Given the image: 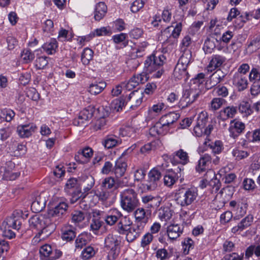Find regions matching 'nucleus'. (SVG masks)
<instances>
[{
  "instance_id": "obj_1",
  "label": "nucleus",
  "mask_w": 260,
  "mask_h": 260,
  "mask_svg": "<svg viewBox=\"0 0 260 260\" xmlns=\"http://www.w3.org/2000/svg\"><path fill=\"white\" fill-rule=\"evenodd\" d=\"M68 208V204L62 202L53 209H50L47 216L35 215L31 216L28 222L31 229L38 231L36 237L44 239L50 235L55 230L54 224L52 223L50 216L59 217L66 213Z\"/></svg>"
},
{
  "instance_id": "obj_2",
  "label": "nucleus",
  "mask_w": 260,
  "mask_h": 260,
  "mask_svg": "<svg viewBox=\"0 0 260 260\" xmlns=\"http://www.w3.org/2000/svg\"><path fill=\"white\" fill-rule=\"evenodd\" d=\"M120 197L121 208L128 213L133 212L139 205L138 193L132 188L123 190Z\"/></svg>"
},
{
  "instance_id": "obj_3",
  "label": "nucleus",
  "mask_w": 260,
  "mask_h": 260,
  "mask_svg": "<svg viewBox=\"0 0 260 260\" xmlns=\"http://www.w3.org/2000/svg\"><path fill=\"white\" fill-rule=\"evenodd\" d=\"M198 191L195 188H182L175 194V201L182 208L188 207L196 201Z\"/></svg>"
},
{
  "instance_id": "obj_4",
  "label": "nucleus",
  "mask_w": 260,
  "mask_h": 260,
  "mask_svg": "<svg viewBox=\"0 0 260 260\" xmlns=\"http://www.w3.org/2000/svg\"><path fill=\"white\" fill-rule=\"evenodd\" d=\"M201 92V89L197 84H190L189 88L186 89L179 102V106L185 108L193 103Z\"/></svg>"
},
{
  "instance_id": "obj_5",
  "label": "nucleus",
  "mask_w": 260,
  "mask_h": 260,
  "mask_svg": "<svg viewBox=\"0 0 260 260\" xmlns=\"http://www.w3.org/2000/svg\"><path fill=\"white\" fill-rule=\"evenodd\" d=\"M208 119V118L206 113L201 112L199 114L196 124L193 128V132L196 136H207V137L209 136L213 129V126L209 124L206 127Z\"/></svg>"
},
{
  "instance_id": "obj_6",
  "label": "nucleus",
  "mask_w": 260,
  "mask_h": 260,
  "mask_svg": "<svg viewBox=\"0 0 260 260\" xmlns=\"http://www.w3.org/2000/svg\"><path fill=\"white\" fill-rule=\"evenodd\" d=\"M120 242V237L112 234H108L105 238V247L110 249L109 255H112L113 258H115L119 254V245Z\"/></svg>"
},
{
  "instance_id": "obj_7",
  "label": "nucleus",
  "mask_w": 260,
  "mask_h": 260,
  "mask_svg": "<svg viewBox=\"0 0 260 260\" xmlns=\"http://www.w3.org/2000/svg\"><path fill=\"white\" fill-rule=\"evenodd\" d=\"M165 57L163 55L156 56L152 54L148 56L144 62L145 68L146 71L151 73L159 69L162 66Z\"/></svg>"
},
{
  "instance_id": "obj_8",
  "label": "nucleus",
  "mask_w": 260,
  "mask_h": 260,
  "mask_svg": "<svg viewBox=\"0 0 260 260\" xmlns=\"http://www.w3.org/2000/svg\"><path fill=\"white\" fill-rule=\"evenodd\" d=\"M143 92L142 90H136L132 91L126 99V104H129L131 108L134 109L139 106L142 102Z\"/></svg>"
},
{
  "instance_id": "obj_9",
  "label": "nucleus",
  "mask_w": 260,
  "mask_h": 260,
  "mask_svg": "<svg viewBox=\"0 0 260 260\" xmlns=\"http://www.w3.org/2000/svg\"><path fill=\"white\" fill-rule=\"evenodd\" d=\"M181 168H177L176 172L175 170H169L164 176V184L168 187L172 186L181 177Z\"/></svg>"
},
{
  "instance_id": "obj_10",
  "label": "nucleus",
  "mask_w": 260,
  "mask_h": 260,
  "mask_svg": "<svg viewBox=\"0 0 260 260\" xmlns=\"http://www.w3.org/2000/svg\"><path fill=\"white\" fill-rule=\"evenodd\" d=\"M245 128V124L243 122L236 119L232 120L231 121L229 128L230 136L235 139L243 132Z\"/></svg>"
},
{
  "instance_id": "obj_11",
  "label": "nucleus",
  "mask_w": 260,
  "mask_h": 260,
  "mask_svg": "<svg viewBox=\"0 0 260 260\" xmlns=\"http://www.w3.org/2000/svg\"><path fill=\"white\" fill-rule=\"evenodd\" d=\"M161 177V173L156 169H152L148 173V179L146 184L147 189L154 190L157 187V182Z\"/></svg>"
},
{
  "instance_id": "obj_12",
  "label": "nucleus",
  "mask_w": 260,
  "mask_h": 260,
  "mask_svg": "<svg viewBox=\"0 0 260 260\" xmlns=\"http://www.w3.org/2000/svg\"><path fill=\"white\" fill-rule=\"evenodd\" d=\"M19 218V213L18 211L15 212L11 216L6 219L3 222L2 226H6L7 228H11L13 229L18 230L21 224Z\"/></svg>"
},
{
  "instance_id": "obj_13",
  "label": "nucleus",
  "mask_w": 260,
  "mask_h": 260,
  "mask_svg": "<svg viewBox=\"0 0 260 260\" xmlns=\"http://www.w3.org/2000/svg\"><path fill=\"white\" fill-rule=\"evenodd\" d=\"M142 202L146 208L151 209L158 207L160 204V198L151 195L144 196L142 197Z\"/></svg>"
},
{
  "instance_id": "obj_14",
  "label": "nucleus",
  "mask_w": 260,
  "mask_h": 260,
  "mask_svg": "<svg viewBox=\"0 0 260 260\" xmlns=\"http://www.w3.org/2000/svg\"><path fill=\"white\" fill-rule=\"evenodd\" d=\"M226 74L221 70L218 69L213 73L207 81V85L210 88L216 86L218 83L223 81Z\"/></svg>"
},
{
  "instance_id": "obj_15",
  "label": "nucleus",
  "mask_w": 260,
  "mask_h": 260,
  "mask_svg": "<svg viewBox=\"0 0 260 260\" xmlns=\"http://www.w3.org/2000/svg\"><path fill=\"white\" fill-rule=\"evenodd\" d=\"M93 116V109L91 108L85 109L81 111L77 119H75L74 123L77 125H82L88 121Z\"/></svg>"
},
{
  "instance_id": "obj_16",
  "label": "nucleus",
  "mask_w": 260,
  "mask_h": 260,
  "mask_svg": "<svg viewBox=\"0 0 260 260\" xmlns=\"http://www.w3.org/2000/svg\"><path fill=\"white\" fill-rule=\"evenodd\" d=\"M183 230V228L178 224L169 225L167 230L168 238L172 240H176L182 234Z\"/></svg>"
},
{
  "instance_id": "obj_17",
  "label": "nucleus",
  "mask_w": 260,
  "mask_h": 260,
  "mask_svg": "<svg viewBox=\"0 0 260 260\" xmlns=\"http://www.w3.org/2000/svg\"><path fill=\"white\" fill-rule=\"evenodd\" d=\"M93 155V151L91 148L86 147L75 155V158L80 164H85L88 161Z\"/></svg>"
},
{
  "instance_id": "obj_18",
  "label": "nucleus",
  "mask_w": 260,
  "mask_h": 260,
  "mask_svg": "<svg viewBox=\"0 0 260 260\" xmlns=\"http://www.w3.org/2000/svg\"><path fill=\"white\" fill-rule=\"evenodd\" d=\"M122 217L121 212L116 208L110 209L105 218L106 223L109 225H113Z\"/></svg>"
},
{
  "instance_id": "obj_19",
  "label": "nucleus",
  "mask_w": 260,
  "mask_h": 260,
  "mask_svg": "<svg viewBox=\"0 0 260 260\" xmlns=\"http://www.w3.org/2000/svg\"><path fill=\"white\" fill-rule=\"evenodd\" d=\"M237 112V107L234 106H227L220 111L218 118L223 121L233 118L236 114Z\"/></svg>"
},
{
  "instance_id": "obj_20",
  "label": "nucleus",
  "mask_w": 260,
  "mask_h": 260,
  "mask_svg": "<svg viewBox=\"0 0 260 260\" xmlns=\"http://www.w3.org/2000/svg\"><path fill=\"white\" fill-rule=\"evenodd\" d=\"M178 158L179 162L183 165L186 164L189 161V157L186 152L183 149H180L174 152L171 156L170 159L173 164L178 162Z\"/></svg>"
},
{
  "instance_id": "obj_21",
  "label": "nucleus",
  "mask_w": 260,
  "mask_h": 260,
  "mask_svg": "<svg viewBox=\"0 0 260 260\" xmlns=\"http://www.w3.org/2000/svg\"><path fill=\"white\" fill-rule=\"evenodd\" d=\"M233 83L239 91L244 90L247 86V80L246 77L239 73H236L234 74Z\"/></svg>"
},
{
  "instance_id": "obj_22",
  "label": "nucleus",
  "mask_w": 260,
  "mask_h": 260,
  "mask_svg": "<svg viewBox=\"0 0 260 260\" xmlns=\"http://www.w3.org/2000/svg\"><path fill=\"white\" fill-rule=\"evenodd\" d=\"M36 129V126L33 123L19 125L17 128L18 135L22 138L28 137Z\"/></svg>"
},
{
  "instance_id": "obj_23",
  "label": "nucleus",
  "mask_w": 260,
  "mask_h": 260,
  "mask_svg": "<svg viewBox=\"0 0 260 260\" xmlns=\"http://www.w3.org/2000/svg\"><path fill=\"white\" fill-rule=\"evenodd\" d=\"M225 60V58L223 56L217 54L213 55L212 56L209 65L207 66V71L208 72H212L215 70L216 68L220 67Z\"/></svg>"
},
{
  "instance_id": "obj_24",
  "label": "nucleus",
  "mask_w": 260,
  "mask_h": 260,
  "mask_svg": "<svg viewBox=\"0 0 260 260\" xmlns=\"http://www.w3.org/2000/svg\"><path fill=\"white\" fill-rule=\"evenodd\" d=\"M211 162V156L207 153L204 154L199 160L198 164L196 168L197 171L199 173H201L206 171V170L208 168Z\"/></svg>"
},
{
  "instance_id": "obj_25",
  "label": "nucleus",
  "mask_w": 260,
  "mask_h": 260,
  "mask_svg": "<svg viewBox=\"0 0 260 260\" xmlns=\"http://www.w3.org/2000/svg\"><path fill=\"white\" fill-rule=\"evenodd\" d=\"M173 75L176 79L186 81L189 77V74L187 71V68L176 65L173 72Z\"/></svg>"
},
{
  "instance_id": "obj_26",
  "label": "nucleus",
  "mask_w": 260,
  "mask_h": 260,
  "mask_svg": "<svg viewBox=\"0 0 260 260\" xmlns=\"http://www.w3.org/2000/svg\"><path fill=\"white\" fill-rule=\"evenodd\" d=\"M61 238L64 241H72L76 237L74 228L71 225H64L61 230Z\"/></svg>"
},
{
  "instance_id": "obj_27",
  "label": "nucleus",
  "mask_w": 260,
  "mask_h": 260,
  "mask_svg": "<svg viewBox=\"0 0 260 260\" xmlns=\"http://www.w3.org/2000/svg\"><path fill=\"white\" fill-rule=\"evenodd\" d=\"M180 114L175 112H170L162 116L159 119L163 124H165L170 128V126L178 120Z\"/></svg>"
},
{
  "instance_id": "obj_28",
  "label": "nucleus",
  "mask_w": 260,
  "mask_h": 260,
  "mask_svg": "<svg viewBox=\"0 0 260 260\" xmlns=\"http://www.w3.org/2000/svg\"><path fill=\"white\" fill-rule=\"evenodd\" d=\"M252 220L253 217L252 215H247L246 217L243 218L237 226L233 228L232 229V232L235 233L238 232L242 231L250 225Z\"/></svg>"
},
{
  "instance_id": "obj_29",
  "label": "nucleus",
  "mask_w": 260,
  "mask_h": 260,
  "mask_svg": "<svg viewBox=\"0 0 260 260\" xmlns=\"http://www.w3.org/2000/svg\"><path fill=\"white\" fill-rule=\"evenodd\" d=\"M107 12V7L103 2H100L95 6L94 10V18L100 21L104 18Z\"/></svg>"
},
{
  "instance_id": "obj_30",
  "label": "nucleus",
  "mask_w": 260,
  "mask_h": 260,
  "mask_svg": "<svg viewBox=\"0 0 260 260\" xmlns=\"http://www.w3.org/2000/svg\"><path fill=\"white\" fill-rule=\"evenodd\" d=\"M127 168L126 163L120 158L115 162L114 172L116 177H121L125 173Z\"/></svg>"
},
{
  "instance_id": "obj_31",
  "label": "nucleus",
  "mask_w": 260,
  "mask_h": 260,
  "mask_svg": "<svg viewBox=\"0 0 260 260\" xmlns=\"http://www.w3.org/2000/svg\"><path fill=\"white\" fill-rule=\"evenodd\" d=\"M102 212L100 211H95L93 212V218L90 223V229L93 232L98 231L102 226L103 221L98 217L101 216Z\"/></svg>"
},
{
  "instance_id": "obj_32",
  "label": "nucleus",
  "mask_w": 260,
  "mask_h": 260,
  "mask_svg": "<svg viewBox=\"0 0 260 260\" xmlns=\"http://www.w3.org/2000/svg\"><path fill=\"white\" fill-rule=\"evenodd\" d=\"M106 87V83L104 82H94L90 84L88 91L93 95L100 93Z\"/></svg>"
},
{
  "instance_id": "obj_33",
  "label": "nucleus",
  "mask_w": 260,
  "mask_h": 260,
  "mask_svg": "<svg viewBox=\"0 0 260 260\" xmlns=\"http://www.w3.org/2000/svg\"><path fill=\"white\" fill-rule=\"evenodd\" d=\"M181 52L182 53V54L176 65H180V66H182L187 68L188 64L190 63L192 60L191 52L190 50Z\"/></svg>"
},
{
  "instance_id": "obj_34",
  "label": "nucleus",
  "mask_w": 260,
  "mask_h": 260,
  "mask_svg": "<svg viewBox=\"0 0 260 260\" xmlns=\"http://www.w3.org/2000/svg\"><path fill=\"white\" fill-rule=\"evenodd\" d=\"M57 42L55 39H51L42 45V48L48 54H53L57 48Z\"/></svg>"
},
{
  "instance_id": "obj_35",
  "label": "nucleus",
  "mask_w": 260,
  "mask_h": 260,
  "mask_svg": "<svg viewBox=\"0 0 260 260\" xmlns=\"http://www.w3.org/2000/svg\"><path fill=\"white\" fill-rule=\"evenodd\" d=\"M45 200L42 199L41 196L37 197L31 203L32 211L36 213L41 212L45 207Z\"/></svg>"
},
{
  "instance_id": "obj_36",
  "label": "nucleus",
  "mask_w": 260,
  "mask_h": 260,
  "mask_svg": "<svg viewBox=\"0 0 260 260\" xmlns=\"http://www.w3.org/2000/svg\"><path fill=\"white\" fill-rule=\"evenodd\" d=\"M96 252L95 248L91 246L84 248L81 254V258L83 260H88L93 257Z\"/></svg>"
},
{
  "instance_id": "obj_37",
  "label": "nucleus",
  "mask_w": 260,
  "mask_h": 260,
  "mask_svg": "<svg viewBox=\"0 0 260 260\" xmlns=\"http://www.w3.org/2000/svg\"><path fill=\"white\" fill-rule=\"evenodd\" d=\"M52 250L50 245L45 244L41 247L40 253L42 260H49L52 254Z\"/></svg>"
},
{
  "instance_id": "obj_38",
  "label": "nucleus",
  "mask_w": 260,
  "mask_h": 260,
  "mask_svg": "<svg viewBox=\"0 0 260 260\" xmlns=\"http://www.w3.org/2000/svg\"><path fill=\"white\" fill-rule=\"evenodd\" d=\"M142 233L133 225L129 228L126 234V238L128 242H132L138 238Z\"/></svg>"
},
{
  "instance_id": "obj_39",
  "label": "nucleus",
  "mask_w": 260,
  "mask_h": 260,
  "mask_svg": "<svg viewBox=\"0 0 260 260\" xmlns=\"http://www.w3.org/2000/svg\"><path fill=\"white\" fill-rule=\"evenodd\" d=\"M147 80L148 77L147 75L144 73L135 75L129 79L131 83L136 87L140 83H144Z\"/></svg>"
},
{
  "instance_id": "obj_40",
  "label": "nucleus",
  "mask_w": 260,
  "mask_h": 260,
  "mask_svg": "<svg viewBox=\"0 0 260 260\" xmlns=\"http://www.w3.org/2000/svg\"><path fill=\"white\" fill-rule=\"evenodd\" d=\"M95 194L98 197L100 200L105 201H106L110 196V192L103 187L101 185L98 187L95 191Z\"/></svg>"
},
{
  "instance_id": "obj_41",
  "label": "nucleus",
  "mask_w": 260,
  "mask_h": 260,
  "mask_svg": "<svg viewBox=\"0 0 260 260\" xmlns=\"http://www.w3.org/2000/svg\"><path fill=\"white\" fill-rule=\"evenodd\" d=\"M126 105V99L123 97L114 100L111 103V109L116 112L121 111L123 107Z\"/></svg>"
},
{
  "instance_id": "obj_42",
  "label": "nucleus",
  "mask_w": 260,
  "mask_h": 260,
  "mask_svg": "<svg viewBox=\"0 0 260 260\" xmlns=\"http://www.w3.org/2000/svg\"><path fill=\"white\" fill-rule=\"evenodd\" d=\"M192 43L193 41L189 35L185 36L180 44V51H187V50H190L189 47L191 46Z\"/></svg>"
},
{
  "instance_id": "obj_43",
  "label": "nucleus",
  "mask_w": 260,
  "mask_h": 260,
  "mask_svg": "<svg viewBox=\"0 0 260 260\" xmlns=\"http://www.w3.org/2000/svg\"><path fill=\"white\" fill-rule=\"evenodd\" d=\"M101 185L108 190H115L117 189L115 178L112 177L105 178Z\"/></svg>"
},
{
  "instance_id": "obj_44",
  "label": "nucleus",
  "mask_w": 260,
  "mask_h": 260,
  "mask_svg": "<svg viewBox=\"0 0 260 260\" xmlns=\"http://www.w3.org/2000/svg\"><path fill=\"white\" fill-rule=\"evenodd\" d=\"M93 51L89 48H86L84 49L81 55V61L85 65L89 63L91 60L92 59Z\"/></svg>"
},
{
  "instance_id": "obj_45",
  "label": "nucleus",
  "mask_w": 260,
  "mask_h": 260,
  "mask_svg": "<svg viewBox=\"0 0 260 260\" xmlns=\"http://www.w3.org/2000/svg\"><path fill=\"white\" fill-rule=\"evenodd\" d=\"M226 101L221 98H214L210 102V108L212 111L218 110L226 103Z\"/></svg>"
},
{
  "instance_id": "obj_46",
  "label": "nucleus",
  "mask_w": 260,
  "mask_h": 260,
  "mask_svg": "<svg viewBox=\"0 0 260 260\" xmlns=\"http://www.w3.org/2000/svg\"><path fill=\"white\" fill-rule=\"evenodd\" d=\"M121 141L115 137L108 136L105 140L104 145L108 149L112 148L119 144H121Z\"/></svg>"
},
{
  "instance_id": "obj_47",
  "label": "nucleus",
  "mask_w": 260,
  "mask_h": 260,
  "mask_svg": "<svg viewBox=\"0 0 260 260\" xmlns=\"http://www.w3.org/2000/svg\"><path fill=\"white\" fill-rule=\"evenodd\" d=\"M172 216V211L169 208H160L158 212V217L162 221L170 220Z\"/></svg>"
},
{
  "instance_id": "obj_48",
  "label": "nucleus",
  "mask_w": 260,
  "mask_h": 260,
  "mask_svg": "<svg viewBox=\"0 0 260 260\" xmlns=\"http://www.w3.org/2000/svg\"><path fill=\"white\" fill-rule=\"evenodd\" d=\"M253 254L257 257L260 256V245H252L247 248L245 252L246 257L249 258Z\"/></svg>"
},
{
  "instance_id": "obj_49",
  "label": "nucleus",
  "mask_w": 260,
  "mask_h": 260,
  "mask_svg": "<svg viewBox=\"0 0 260 260\" xmlns=\"http://www.w3.org/2000/svg\"><path fill=\"white\" fill-rule=\"evenodd\" d=\"M213 92L219 98H224L226 97L229 94V90L226 87L223 85H219L216 86Z\"/></svg>"
},
{
  "instance_id": "obj_50",
  "label": "nucleus",
  "mask_w": 260,
  "mask_h": 260,
  "mask_svg": "<svg viewBox=\"0 0 260 260\" xmlns=\"http://www.w3.org/2000/svg\"><path fill=\"white\" fill-rule=\"evenodd\" d=\"M249 19V15L248 13H241L235 19V25L237 27H241Z\"/></svg>"
},
{
  "instance_id": "obj_51",
  "label": "nucleus",
  "mask_w": 260,
  "mask_h": 260,
  "mask_svg": "<svg viewBox=\"0 0 260 260\" xmlns=\"http://www.w3.org/2000/svg\"><path fill=\"white\" fill-rule=\"evenodd\" d=\"M239 110L246 116L250 115L252 111L249 103L244 101L242 102L239 105Z\"/></svg>"
},
{
  "instance_id": "obj_52",
  "label": "nucleus",
  "mask_w": 260,
  "mask_h": 260,
  "mask_svg": "<svg viewBox=\"0 0 260 260\" xmlns=\"http://www.w3.org/2000/svg\"><path fill=\"white\" fill-rule=\"evenodd\" d=\"M135 220L148 221V218L146 216V212L143 208H139L134 210Z\"/></svg>"
},
{
  "instance_id": "obj_53",
  "label": "nucleus",
  "mask_w": 260,
  "mask_h": 260,
  "mask_svg": "<svg viewBox=\"0 0 260 260\" xmlns=\"http://www.w3.org/2000/svg\"><path fill=\"white\" fill-rule=\"evenodd\" d=\"M147 168L140 167L134 171V180L135 181H140L144 179L146 175V171Z\"/></svg>"
},
{
  "instance_id": "obj_54",
  "label": "nucleus",
  "mask_w": 260,
  "mask_h": 260,
  "mask_svg": "<svg viewBox=\"0 0 260 260\" xmlns=\"http://www.w3.org/2000/svg\"><path fill=\"white\" fill-rule=\"evenodd\" d=\"M173 25L168 26L164 30L161 31L160 40H164V43H168L170 42V39L172 36L171 35L172 28Z\"/></svg>"
},
{
  "instance_id": "obj_55",
  "label": "nucleus",
  "mask_w": 260,
  "mask_h": 260,
  "mask_svg": "<svg viewBox=\"0 0 260 260\" xmlns=\"http://www.w3.org/2000/svg\"><path fill=\"white\" fill-rule=\"evenodd\" d=\"M192 212V210L190 208L187 209H186L185 208H182L180 214V218L182 220L187 222L192 218L193 213Z\"/></svg>"
},
{
  "instance_id": "obj_56",
  "label": "nucleus",
  "mask_w": 260,
  "mask_h": 260,
  "mask_svg": "<svg viewBox=\"0 0 260 260\" xmlns=\"http://www.w3.org/2000/svg\"><path fill=\"white\" fill-rule=\"evenodd\" d=\"M85 213L81 211H74L72 213V221L75 223L82 222L85 219Z\"/></svg>"
},
{
  "instance_id": "obj_57",
  "label": "nucleus",
  "mask_w": 260,
  "mask_h": 260,
  "mask_svg": "<svg viewBox=\"0 0 260 260\" xmlns=\"http://www.w3.org/2000/svg\"><path fill=\"white\" fill-rule=\"evenodd\" d=\"M155 256L159 259H169L171 255L167 249L164 248L157 249Z\"/></svg>"
},
{
  "instance_id": "obj_58",
  "label": "nucleus",
  "mask_w": 260,
  "mask_h": 260,
  "mask_svg": "<svg viewBox=\"0 0 260 260\" xmlns=\"http://www.w3.org/2000/svg\"><path fill=\"white\" fill-rule=\"evenodd\" d=\"M232 155L237 160H241L247 157L249 155L247 151L234 149L232 151Z\"/></svg>"
},
{
  "instance_id": "obj_59",
  "label": "nucleus",
  "mask_w": 260,
  "mask_h": 260,
  "mask_svg": "<svg viewBox=\"0 0 260 260\" xmlns=\"http://www.w3.org/2000/svg\"><path fill=\"white\" fill-rule=\"evenodd\" d=\"M158 142V141H153L144 145L141 148L140 152L143 154L149 153L151 150L155 149L156 145Z\"/></svg>"
},
{
  "instance_id": "obj_60",
  "label": "nucleus",
  "mask_w": 260,
  "mask_h": 260,
  "mask_svg": "<svg viewBox=\"0 0 260 260\" xmlns=\"http://www.w3.org/2000/svg\"><path fill=\"white\" fill-rule=\"evenodd\" d=\"M249 141L256 142L260 141V129H256L252 133L248 132L246 135Z\"/></svg>"
},
{
  "instance_id": "obj_61",
  "label": "nucleus",
  "mask_w": 260,
  "mask_h": 260,
  "mask_svg": "<svg viewBox=\"0 0 260 260\" xmlns=\"http://www.w3.org/2000/svg\"><path fill=\"white\" fill-rule=\"evenodd\" d=\"M214 154H219L221 152L223 149L222 142L220 141H216L214 143H211L210 147Z\"/></svg>"
},
{
  "instance_id": "obj_62",
  "label": "nucleus",
  "mask_w": 260,
  "mask_h": 260,
  "mask_svg": "<svg viewBox=\"0 0 260 260\" xmlns=\"http://www.w3.org/2000/svg\"><path fill=\"white\" fill-rule=\"evenodd\" d=\"M87 243V236L85 235H80L78 236L75 241L76 248H82Z\"/></svg>"
},
{
  "instance_id": "obj_63",
  "label": "nucleus",
  "mask_w": 260,
  "mask_h": 260,
  "mask_svg": "<svg viewBox=\"0 0 260 260\" xmlns=\"http://www.w3.org/2000/svg\"><path fill=\"white\" fill-rule=\"evenodd\" d=\"M216 45L215 41L213 40L207 39L205 40L203 49L206 53H211L214 49L215 48Z\"/></svg>"
},
{
  "instance_id": "obj_64",
  "label": "nucleus",
  "mask_w": 260,
  "mask_h": 260,
  "mask_svg": "<svg viewBox=\"0 0 260 260\" xmlns=\"http://www.w3.org/2000/svg\"><path fill=\"white\" fill-rule=\"evenodd\" d=\"M147 0H136L135 1L131 6V11L133 13L138 12L141 8L144 7V5Z\"/></svg>"
}]
</instances>
